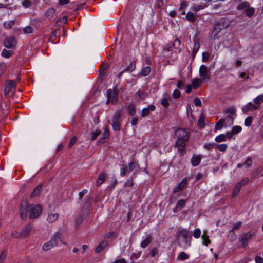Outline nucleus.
I'll use <instances>...</instances> for the list:
<instances>
[{"instance_id":"23","label":"nucleus","mask_w":263,"mask_h":263,"mask_svg":"<svg viewBox=\"0 0 263 263\" xmlns=\"http://www.w3.org/2000/svg\"><path fill=\"white\" fill-rule=\"evenodd\" d=\"M202 80L201 79L199 78H195L192 81V85L194 88H198L200 84L202 83Z\"/></svg>"},{"instance_id":"61","label":"nucleus","mask_w":263,"mask_h":263,"mask_svg":"<svg viewBox=\"0 0 263 263\" xmlns=\"http://www.w3.org/2000/svg\"><path fill=\"white\" fill-rule=\"evenodd\" d=\"M202 9H203V7L201 5H194L192 7V10L195 12H197Z\"/></svg>"},{"instance_id":"29","label":"nucleus","mask_w":263,"mask_h":263,"mask_svg":"<svg viewBox=\"0 0 263 263\" xmlns=\"http://www.w3.org/2000/svg\"><path fill=\"white\" fill-rule=\"evenodd\" d=\"M180 44H181L180 41L178 38H176L174 40L172 45L174 48L177 49L179 52H180V51H181V48H180Z\"/></svg>"},{"instance_id":"16","label":"nucleus","mask_w":263,"mask_h":263,"mask_svg":"<svg viewBox=\"0 0 263 263\" xmlns=\"http://www.w3.org/2000/svg\"><path fill=\"white\" fill-rule=\"evenodd\" d=\"M147 96L148 95L146 93L143 92H138L135 94V98L138 102H140L142 100L145 99Z\"/></svg>"},{"instance_id":"51","label":"nucleus","mask_w":263,"mask_h":263,"mask_svg":"<svg viewBox=\"0 0 263 263\" xmlns=\"http://www.w3.org/2000/svg\"><path fill=\"white\" fill-rule=\"evenodd\" d=\"M199 47H200V45H199V43L196 41H195L194 45V47H193V55L196 54V53L198 52V51L199 49Z\"/></svg>"},{"instance_id":"5","label":"nucleus","mask_w":263,"mask_h":263,"mask_svg":"<svg viewBox=\"0 0 263 263\" xmlns=\"http://www.w3.org/2000/svg\"><path fill=\"white\" fill-rule=\"evenodd\" d=\"M178 237H182L183 239L184 243L186 247L191 245L192 240V232L185 229L181 228L178 231Z\"/></svg>"},{"instance_id":"4","label":"nucleus","mask_w":263,"mask_h":263,"mask_svg":"<svg viewBox=\"0 0 263 263\" xmlns=\"http://www.w3.org/2000/svg\"><path fill=\"white\" fill-rule=\"evenodd\" d=\"M237 9L238 10H243L246 15L250 18L253 16L255 12L254 8L250 7V4L247 1L241 3Z\"/></svg>"},{"instance_id":"19","label":"nucleus","mask_w":263,"mask_h":263,"mask_svg":"<svg viewBox=\"0 0 263 263\" xmlns=\"http://www.w3.org/2000/svg\"><path fill=\"white\" fill-rule=\"evenodd\" d=\"M107 242L106 241H102L96 248L95 252L99 253L107 246Z\"/></svg>"},{"instance_id":"27","label":"nucleus","mask_w":263,"mask_h":263,"mask_svg":"<svg viewBox=\"0 0 263 263\" xmlns=\"http://www.w3.org/2000/svg\"><path fill=\"white\" fill-rule=\"evenodd\" d=\"M227 139V136L225 134H220L218 136H217L215 138V140L217 142H221L223 141H225Z\"/></svg>"},{"instance_id":"20","label":"nucleus","mask_w":263,"mask_h":263,"mask_svg":"<svg viewBox=\"0 0 263 263\" xmlns=\"http://www.w3.org/2000/svg\"><path fill=\"white\" fill-rule=\"evenodd\" d=\"M14 54V52L12 50L3 49L1 52V55L6 58H9Z\"/></svg>"},{"instance_id":"6","label":"nucleus","mask_w":263,"mask_h":263,"mask_svg":"<svg viewBox=\"0 0 263 263\" xmlns=\"http://www.w3.org/2000/svg\"><path fill=\"white\" fill-rule=\"evenodd\" d=\"M118 91L114 89L113 90L109 89L106 92L107 101L106 104H108L111 102L112 104H116L118 101Z\"/></svg>"},{"instance_id":"48","label":"nucleus","mask_w":263,"mask_h":263,"mask_svg":"<svg viewBox=\"0 0 263 263\" xmlns=\"http://www.w3.org/2000/svg\"><path fill=\"white\" fill-rule=\"evenodd\" d=\"M185 201L184 200L180 199L177 201L176 208L182 209L185 206Z\"/></svg>"},{"instance_id":"49","label":"nucleus","mask_w":263,"mask_h":263,"mask_svg":"<svg viewBox=\"0 0 263 263\" xmlns=\"http://www.w3.org/2000/svg\"><path fill=\"white\" fill-rule=\"evenodd\" d=\"M172 51V47L167 45L163 50V53L166 57L170 55L169 52Z\"/></svg>"},{"instance_id":"64","label":"nucleus","mask_w":263,"mask_h":263,"mask_svg":"<svg viewBox=\"0 0 263 263\" xmlns=\"http://www.w3.org/2000/svg\"><path fill=\"white\" fill-rule=\"evenodd\" d=\"M255 261L256 263H263V258L260 256H256L255 257Z\"/></svg>"},{"instance_id":"40","label":"nucleus","mask_w":263,"mask_h":263,"mask_svg":"<svg viewBox=\"0 0 263 263\" xmlns=\"http://www.w3.org/2000/svg\"><path fill=\"white\" fill-rule=\"evenodd\" d=\"M243 165L246 167H250L252 165V159L251 157H248L246 160L244 162Z\"/></svg>"},{"instance_id":"34","label":"nucleus","mask_w":263,"mask_h":263,"mask_svg":"<svg viewBox=\"0 0 263 263\" xmlns=\"http://www.w3.org/2000/svg\"><path fill=\"white\" fill-rule=\"evenodd\" d=\"M136 63L135 62H132L129 65L124 69V71L132 72L135 69Z\"/></svg>"},{"instance_id":"24","label":"nucleus","mask_w":263,"mask_h":263,"mask_svg":"<svg viewBox=\"0 0 263 263\" xmlns=\"http://www.w3.org/2000/svg\"><path fill=\"white\" fill-rule=\"evenodd\" d=\"M254 103L255 105H260L263 102V94L259 95L255 97L253 100Z\"/></svg>"},{"instance_id":"13","label":"nucleus","mask_w":263,"mask_h":263,"mask_svg":"<svg viewBox=\"0 0 263 263\" xmlns=\"http://www.w3.org/2000/svg\"><path fill=\"white\" fill-rule=\"evenodd\" d=\"M187 180L186 179H183L178 185L177 186L173 189V192L174 193H177L180 191H181L185 186V185L187 184Z\"/></svg>"},{"instance_id":"18","label":"nucleus","mask_w":263,"mask_h":263,"mask_svg":"<svg viewBox=\"0 0 263 263\" xmlns=\"http://www.w3.org/2000/svg\"><path fill=\"white\" fill-rule=\"evenodd\" d=\"M170 99V96L166 94L163 95V97L161 100V104L166 108H167L169 106L168 100Z\"/></svg>"},{"instance_id":"9","label":"nucleus","mask_w":263,"mask_h":263,"mask_svg":"<svg viewBox=\"0 0 263 263\" xmlns=\"http://www.w3.org/2000/svg\"><path fill=\"white\" fill-rule=\"evenodd\" d=\"M16 44V40L14 37L11 36L6 39L4 43L5 47L7 48H14Z\"/></svg>"},{"instance_id":"2","label":"nucleus","mask_w":263,"mask_h":263,"mask_svg":"<svg viewBox=\"0 0 263 263\" xmlns=\"http://www.w3.org/2000/svg\"><path fill=\"white\" fill-rule=\"evenodd\" d=\"M41 206L37 204L35 205H27L26 201H23L20 206V214L22 218L26 216V212L30 213L29 217L30 219H33L37 217L41 212Z\"/></svg>"},{"instance_id":"36","label":"nucleus","mask_w":263,"mask_h":263,"mask_svg":"<svg viewBox=\"0 0 263 263\" xmlns=\"http://www.w3.org/2000/svg\"><path fill=\"white\" fill-rule=\"evenodd\" d=\"M201 238L203 245L208 246L210 243V240L209 239V237L205 233L202 235Z\"/></svg>"},{"instance_id":"35","label":"nucleus","mask_w":263,"mask_h":263,"mask_svg":"<svg viewBox=\"0 0 263 263\" xmlns=\"http://www.w3.org/2000/svg\"><path fill=\"white\" fill-rule=\"evenodd\" d=\"M151 71V67L149 66H146L141 70V73L143 76H146L149 74Z\"/></svg>"},{"instance_id":"12","label":"nucleus","mask_w":263,"mask_h":263,"mask_svg":"<svg viewBox=\"0 0 263 263\" xmlns=\"http://www.w3.org/2000/svg\"><path fill=\"white\" fill-rule=\"evenodd\" d=\"M60 242H61V234L59 233H57L50 240V246H56Z\"/></svg>"},{"instance_id":"14","label":"nucleus","mask_w":263,"mask_h":263,"mask_svg":"<svg viewBox=\"0 0 263 263\" xmlns=\"http://www.w3.org/2000/svg\"><path fill=\"white\" fill-rule=\"evenodd\" d=\"M32 227L30 224L25 226L21 230L22 237L24 238L28 236L31 232Z\"/></svg>"},{"instance_id":"33","label":"nucleus","mask_w":263,"mask_h":263,"mask_svg":"<svg viewBox=\"0 0 263 263\" xmlns=\"http://www.w3.org/2000/svg\"><path fill=\"white\" fill-rule=\"evenodd\" d=\"M225 119V123L226 124V126L227 125H232L233 124L234 118L231 116H227L226 118H223Z\"/></svg>"},{"instance_id":"56","label":"nucleus","mask_w":263,"mask_h":263,"mask_svg":"<svg viewBox=\"0 0 263 263\" xmlns=\"http://www.w3.org/2000/svg\"><path fill=\"white\" fill-rule=\"evenodd\" d=\"M102 136V139L107 138L109 136V130L107 127H105L104 133Z\"/></svg>"},{"instance_id":"54","label":"nucleus","mask_w":263,"mask_h":263,"mask_svg":"<svg viewBox=\"0 0 263 263\" xmlns=\"http://www.w3.org/2000/svg\"><path fill=\"white\" fill-rule=\"evenodd\" d=\"M253 118L252 117H247L245 120V125L246 126H250L252 123Z\"/></svg>"},{"instance_id":"37","label":"nucleus","mask_w":263,"mask_h":263,"mask_svg":"<svg viewBox=\"0 0 263 263\" xmlns=\"http://www.w3.org/2000/svg\"><path fill=\"white\" fill-rule=\"evenodd\" d=\"M14 24V20H9L4 22V27L5 28L8 29L11 28Z\"/></svg>"},{"instance_id":"25","label":"nucleus","mask_w":263,"mask_h":263,"mask_svg":"<svg viewBox=\"0 0 263 263\" xmlns=\"http://www.w3.org/2000/svg\"><path fill=\"white\" fill-rule=\"evenodd\" d=\"M228 237L232 242L234 241L236 239L237 235L233 230H231L229 232Z\"/></svg>"},{"instance_id":"43","label":"nucleus","mask_w":263,"mask_h":263,"mask_svg":"<svg viewBox=\"0 0 263 263\" xmlns=\"http://www.w3.org/2000/svg\"><path fill=\"white\" fill-rule=\"evenodd\" d=\"M33 28L30 26H27L23 28V31L25 34H30L33 32Z\"/></svg>"},{"instance_id":"55","label":"nucleus","mask_w":263,"mask_h":263,"mask_svg":"<svg viewBox=\"0 0 263 263\" xmlns=\"http://www.w3.org/2000/svg\"><path fill=\"white\" fill-rule=\"evenodd\" d=\"M11 235L14 238H19L20 237H22L21 232L13 231Z\"/></svg>"},{"instance_id":"44","label":"nucleus","mask_w":263,"mask_h":263,"mask_svg":"<svg viewBox=\"0 0 263 263\" xmlns=\"http://www.w3.org/2000/svg\"><path fill=\"white\" fill-rule=\"evenodd\" d=\"M201 234V232L200 229L199 228H197L194 230L193 235L194 238L197 239L200 237Z\"/></svg>"},{"instance_id":"58","label":"nucleus","mask_w":263,"mask_h":263,"mask_svg":"<svg viewBox=\"0 0 263 263\" xmlns=\"http://www.w3.org/2000/svg\"><path fill=\"white\" fill-rule=\"evenodd\" d=\"M6 68V65L5 63L0 64V76L3 74Z\"/></svg>"},{"instance_id":"11","label":"nucleus","mask_w":263,"mask_h":263,"mask_svg":"<svg viewBox=\"0 0 263 263\" xmlns=\"http://www.w3.org/2000/svg\"><path fill=\"white\" fill-rule=\"evenodd\" d=\"M258 108L259 107L257 105H254L251 102H249L242 108V111L244 113H247L248 111H252L258 109Z\"/></svg>"},{"instance_id":"22","label":"nucleus","mask_w":263,"mask_h":263,"mask_svg":"<svg viewBox=\"0 0 263 263\" xmlns=\"http://www.w3.org/2000/svg\"><path fill=\"white\" fill-rule=\"evenodd\" d=\"M190 257V255L186 254L184 252H181L178 256L177 259L179 261H183L184 260L188 259Z\"/></svg>"},{"instance_id":"28","label":"nucleus","mask_w":263,"mask_h":263,"mask_svg":"<svg viewBox=\"0 0 263 263\" xmlns=\"http://www.w3.org/2000/svg\"><path fill=\"white\" fill-rule=\"evenodd\" d=\"M224 123H225V119H223V118L220 119L216 124L215 129L217 130L221 129Z\"/></svg>"},{"instance_id":"31","label":"nucleus","mask_w":263,"mask_h":263,"mask_svg":"<svg viewBox=\"0 0 263 263\" xmlns=\"http://www.w3.org/2000/svg\"><path fill=\"white\" fill-rule=\"evenodd\" d=\"M139 167L138 163L136 161H133L128 164V170L133 171Z\"/></svg>"},{"instance_id":"45","label":"nucleus","mask_w":263,"mask_h":263,"mask_svg":"<svg viewBox=\"0 0 263 263\" xmlns=\"http://www.w3.org/2000/svg\"><path fill=\"white\" fill-rule=\"evenodd\" d=\"M216 146H217V149H218L220 152H225L228 148V145L226 144L217 145Z\"/></svg>"},{"instance_id":"8","label":"nucleus","mask_w":263,"mask_h":263,"mask_svg":"<svg viewBox=\"0 0 263 263\" xmlns=\"http://www.w3.org/2000/svg\"><path fill=\"white\" fill-rule=\"evenodd\" d=\"M209 70L206 66L202 65L200 66L199 70V76L203 80L210 79V76L209 73Z\"/></svg>"},{"instance_id":"62","label":"nucleus","mask_w":263,"mask_h":263,"mask_svg":"<svg viewBox=\"0 0 263 263\" xmlns=\"http://www.w3.org/2000/svg\"><path fill=\"white\" fill-rule=\"evenodd\" d=\"M242 223L241 221L237 222V223H235L233 224V229L232 230H233L234 231L235 230L239 229L241 226Z\"/></svg>"},{"instance_id":"42","label":"nucleus","mask_w":263,"mask_h":263,"mask_svg":"<svg viewBox=\"0 0 263 263\" xmlns=\"http://www.w3.org/2000/svg\"><path fill=\"white\" fill-rule=\"evenodd\" d=\"M241 186L238 183L236 184L232 192V196H235L240 191Z\"/></svg>"},{"instance_id":"59","label":"nucleus","mask_w":263,"mask_h":263,"mask_svg":"<svg viewBox=\"0 0 263 263\" xmlns=\"http://www.w3.org/2000/svg\"><path fill=\"white\" fill-rule=\"evenodd\" d=\"M180 91L177 89H175L173 92V97L175 99H177V98H178L180 97Z\"/></svg>"},{"instance_id":"63","label":"nucleus","mask_w":263,"mask_h":263,"mask_svg":"<svg viewBox=\"0 0 263 263\" xmlns=\"http://www.w3.org/2000/svg\"><path fill=\"white\" fill-rule=\"evenodd\" d=\"M127 171V169L126 166H124V167L121 168L120 169V175L121 176H124L126 175V172Z\"/></svg>"},{"instance_id":"15","label":"nucleus","mask_w":263,"mask_h":263,"mask_svg":"<svg viewBox=\"0 0 263 263\" xmlns=\"http://www.w3.org/2000/svg\"><path fill=\"white\" fill-rule=\"evenodd\" d=\"M155 109V106L154 105H150L148 107L143 108L142 110V117L147 116L150 111H154Z\"/></svg>"},{"instance_id":"3","label":"nucleus","mask_w":263,"mask_h":263,"mask_svg":"<svg viewBox=\"0 0 263 263\" xmlns=\"http://www.w3.org/2000/svg\"><path fill=\"white\" fill-rule=\"evenodd\" d=\"M230 25V22L222 18L217 21L214 26L213 31L211 33L212 38L216 39L219 38L218 33L222 30L227 28Z\"/></svg>"},{"instance_id":"47","label":"nucleus","mask_w":263,"mask_h":263,"mask_svg":"<svg viewBox=\"0 0 263 263\" xmlns=\"http://www.w3.org/2000/svg\"><path fill=\"white\" fill-rule=\"evenodd\" d=\"M111 125L114 130H120V125L119 122L112 121Z\"/></svg>"},{"instance_id":"41","label":"nucleus","mask_w":263,"mask_h":263,"mask_svg":"<svg viewBox=\"0 0 263 263\" xmlns=\"http://www.w3.org/2000/svg\"><path fill=\"white\" fill-rule=\"evenodd\" d=\"M216 145L217 144L215 143H206L204 144L203 147L206 149L210 150Z\"/></svg>"},{"instance_id":"7","label":"nucleus","mask_w":263,"mask_h":263,"mask_svg":"<svg viewBox=\"0 0 263 263\" xmlns=\"http://www.w3.org/2000/svg\"><path fill=\"white\" fill-rule=\"evenodd\" d=\"M253 236V234L251 232H249L242 235V236L239 238V242L241 243V247H245L247 246L248 242L251 240Z\"/></svg>"},{"instance_id":"17","label":"nucleus","mask_w":263,"mask_h":263,"mask_svg":"<svg viewBox=\"0 0 263 263\" xmlns=\"http://www.w3.org/2000/svg\"><path fill=\"white\" fill-rule=\"evenodd\" d=\"M201 161V158L199 156L194 155L191 158V163L193 166L198 165Z\"/></svg>"},{"instance_id":"26","label":"nucleus","mask_w":263,"mask_h":263,"mask_svg":"<svg viewBox=\"0 0 263 263\" xmlns=\"http://www.w3.org/2000/svg\"><path fill=\"white\" fill-rule=\"evenodd\" d=\"M204 116L203 114L200 115L198 121V125L200 128H203L204 127Z\"/></svg>"},{"instance_id":"32","label":"nucleus","mask_w":263,"mask_h":263,"mask_svg":"<svg viewBox=\"0 0 263 263\" xmlns=\"http://www.w3.org/2000/svg\"><path fill=\"white\" fill-rule=\"evenodd\" d=\"M108 66L107 65H106L105 64H102L100 67V70H99L100 74L101 75L104 76L107 70H108Z\"/></svg>"},{"instance_id":"39","label":"nucleus","mask_w":263,"mask_h":263,"mask_svg":"<svg viewBox=\"0 0 263 263\" xmlns=\"http://www.w3.org/2000/svg\"><path fill=\"white\" fill-rule=\"evenodd\" d=\"M128 111L129 114L132 116H134L135 115L136 110L134 105L130 104L128 106Z\"/></svg>"},{"instance_id":"21","label":"nucleus","mask_w":263,"mask_h":263,"mask_svg":"<svg viewBox=\"0 0 263 263\" xmlns=\"http://www.w3.org/2000/svg\"><path fill=\"white\" fill-rule=\"evenodd\" d=\"M106 178V175L105 173H102L100 174L98 178L97 181V185L100 186L101 185L103 182L104 181Z\"/></svg>"},{"instance_id":"46","label":"nucleus","mask_w":263,"mask_h":263,"mask_svg":"<svg viewBox=\"0 0 263 263\" xmlns=\"http://www.w3.org/2000/svg\"><path fill=\"white\" fill-rule=\"evenodd\" d=\"M121 116V111L120 110L117 111L114 116L112 121L119 122V119Z\"/></svg>"},{"instance_id":"38","label":"nucleus","mask_w":263,"mask_h":263,"mask_svg":"<svg viewBox=\"0 0 263 263\" xmlns=\"http://www.w3.org/2000/svg\"><path fill=\"white\" fill-rule=\"evenodd\" d=\"M186 18L190 22H194L195 21V17L194 13L192 12H188L186 15Z\"/></svg>"},{"instance_id":"10","label":"nucleus","mask_w":263,"mask_h":263,"mask_svg":"<svg viewBox=\"0 0 263 263\" xmlns=\"http://www.w3.org/2000/svg\"><path fill=\"white\" fill-rule=\"evenodd\" d=\"M152 237L149 235H146L142 238V239L140 244L142 248H145L147 247L152 241Z\"/></svg>"},{"instance_id":"60","label":"nucleus","mask_w":263,"mask_h":263,"mask_svg":"<svg viewBox=\"0 0 263 263\" xmlns=\"http://www.w3.org/2000/svg\"><path fill=\"white\" fill-rule=\"evenodd\" d=\"M23 6L25 8H28L32 5V3L28 0H25L22 2Z\"/></svg>"},{"instance_id":"52","label":"nucleus","mask_w":263,"mask_h":263,"mask_svg":"<svg viewBox=\"0 0 263 263\" xmlns=\"http://www.w3.org/2000/svg\"><path fill=\"white\" fill-rule=\"evenodd\" d=\"M242 130V128L240 126H235L232 128V131L233 134H236L239 133Z\"/></svg>"},{"instance_id":"30","label":"nucleus","mask_w":263,"mask_h":263,"mask_svg":"<svg viewBox=\"0 0 263 263\" xmlns=\"http://www.w3.org/2000/svg\"><path fill=\"white\" fill-rule=\"evenodd\" d=\"M41 187H42L41 185H37L32 191L31 195V197H35L36 196H37V195H39V193H40Z\"/></svg>"},{"instance_id":"53","label":"nucleus","mask_w":263,"mask_h":263,"mask_svg":"<svg viewBox=\"0 0 263 263\" xmlns=\"http://www.w3.org/2000/svg\"><path fill=\"white\" fill-rule=\"evenodd\" d=\"M224 112L226 114H235L236 112V108L234 107H230L227 108L226 109Z\"/></svg>"},{"instance_id":"57","label":"nucleus","mask_w":263,"mask_h":263,"mask_svg":"<svg viewBox=\"0 0 263 263\" xmlns=\"http://www.w3.org/2000/svg\"><path fill=\"white\" fill-rule=\"evenodd\" d=\"M249 179L248 178H245L241 179L239 182L237 183L239 184V185L241 187L242 185L247 184L249 182Z\"/></svg>"},{"instance_id":"1","label":"nucleus","mask_w":263,"mask_h":263,"mask_svg":"<svg viewBox=\"0 0 263 263\" xmlns=\"http://www.w3.org/2000/svg\"><path fill=\"white\" fill-rule=\"evenodd\" d=\"M175 136L177 138L175 147L177 148L178 154L182 156L184 155L186 143L189 139V134L185 129L178 128L175 132Z\"/></svg>"},{"instance_id":"50","label":"nucleus","mask_w":263,"mask_h":263,"mask_svg":"<svg viewBox=\"0 0 263 263\" xmlns=\"http://www.w3.org/2000/svg\"><path fill=\"white\" fill-rule=\"evenodd\" d=\"M100 134L101 131L100 130H97L96 131L92 132L91 133V140H94Z\"/></svg>"}]
</instances>
